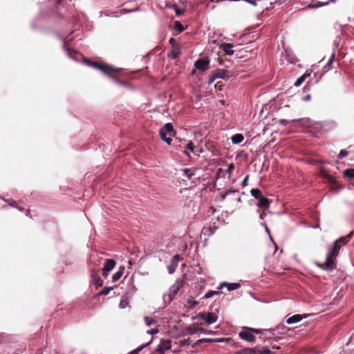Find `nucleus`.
I'll list each match as a JSON object with an SVG mask.
<instances>
[{
	"label": "nucleus",
	"mask_w": 354,
	"mask_h": 354,
	"mask_svg": "<svg viewBox=\"0 0 354 354\" xmlns=\"http://www.w3.org/2000/svg\"><path fill=\"white\" fill-rule=\"evenodd\" d=\"M237 192H238V190H236V189H229L225 191V195H229L230 194H234V193H237Z\"/></svg>",
	"instance_id": "a19ab883"
},
{
	"label": "nucleus",
	"mask_w": 354,
	"mask_h": 354,
	"mask_svg": "<svg viewBox=\"0 0 354 354\" xmlns=\"http://www.w3.org/2000/svg\"><path fill=\"white\" fill-rule=\"evenodd\" d=\"M158 331H159V330H158V328H152V329H151V330H148L147 331V333L148 334H150V335H153V334H156V333H158Z\"/></svg>",
	"instance_id": "58836bf2"
},
{
	"label": "nucleus",
	"mask_w": 354,
	"mask_h": 354,
	"mask_svg": "<svg viewBox=\"0 0 354 354\" xmlns=\"http://www.w3.org/2000/svg\"><path fill=\"white\" fill-rule=\"evenodd\" d=\"M119 306L120 308H124L126 307V301L124 299H122Z\"/></svg>",
	"instance_id": "79ce46f5"
},
{
	"label": "nucleus",
	"mask_w": 354,
	"mask_h": 354,
	"mask_svg": "<svg viewBox=\"0 0 354 354\" xmlns=\"http://www.w3.org/2000/svg\"><path fill=\"white\" fill-rule=\"evenodd\" d=\"M227 195H225V192L221 195V200L223 201Z\"/></svg>",
	"instance_id": "09e8293b"
},
{
	"label": "nucleus",
	"mask_w": 354,
	"mask_h": 354,
	"mask_svg": "<svg viewBox=\"0 0 354 354\" xmlns=\"http://www.w3.org/2000/svg\"><path fill=\"white\" fill-rule=\"evenodd\" d=\"M179 289L180 284L178 282H176L174 284H173L170 287L169 292L165 294L162 297L164 303L166 304H170V302L176 297L177 294L178 293Z\"/></svg>",
	"instance_id": "6e6552de"
},
{
	"label": "nucleus",
	"mask_w": 354,
	"mask_h": 354,
	"mask_svg": "<svg viewBox=\"0 0 354 354\" xmlns=\"http://www.w3.org/2000/svg\"><path fill=\"white\" fill-rule=\"evenodd\" d=\"M184 145H185V149H188L189 150H190L192 152L194 151V149H195L196 147L194 146V143L192 142L189 141L188 142H186L185 141Z\"/></svg>",
	"instance_id": "a878e982"
},
{
	"label": "nucleus",
	"mask_w": 354,
	"mask_h": 354,
	"mask_svg": "<svg viewBox=\"0 0 354 354\" xmlns=\"http://www.w3.org/2000/svg\"><path fill=\"white\" fill-rule=\"evenodd\" d=\"M124 270H125L124 266H120L118 270L115 273H114L112 276L113 282H116L122 277V276L124 274Z\"/></svg>",
	"instance_id": "6ab92c4d"
},
{
	"label": "nucleus",
	"mask_w": 354,
	"mask_h": 354,
	"mask_svg": "<svg viewBox=\"0 0 354 354\" xmlns=\"http://www.w3.org/2000/svg\"><path fill=\"white\" fill-rule=\"evenodd\" d=\"M279 338V337H274H274H271V336H269V337H268V339H274V340H275V341H277V339H278Z\"/></svg>",
	"instance_id": "3c124183"
},
{
	"label": "nucleus",
	"mask_w": 354,
	"mask_h": 354,
	"mask_svg": "<svg viewBox=\"0 0 354 354\" xmlns=\"http://www.w3.org/2000/svg\"><path fill=\"white\" fill-rule=\"evenodd\" d=\"M248 178H249V176L247 175L244 179L242 181V183H241V185L244 187H246L248 185Z\"/></svg>",
	"instance_id": "ea45409f"
},
{
	"label": "nucleus",
	"mask_w": 354,
	"mask_h": 354,
	"mask_svg": "<svg viewBox=\"0 0 354 354\" xmlns=\"http://www.w3.org/2000/svg\"><path fill=\"white\" fill-rule=\"evenodd\" d=\"M351 236V234L346 236H342L337 239L332 245L328 248L326 261L319 266L327 271H331L336 267L335 260L340 248L346 244Z\"/></svg>",
	"instance_id": "f257e3e1"
},
{
	"label": "nucleus",
	"mask_w": 354,
	"mask_h": 354,
	"mask_svg": "<svg viewBox=\"0 0 354 354\" xmlns=\"http://www.w3.org/2000/svg\"><path fill=\"white\" fill-rule=\"evenodd\" d=\"M171 8L174 10L177 16H180L183 13V10L178 8L176 4L172 5Z\"/></svg>",
	"instance_id": "cd10ccee"
},
{
	"label": "nucleus",
	"mask_w": 354,
	"mask_h": 354,
	"mask_svg": "<svg viewBox=\"0 0 354 354\" xmlns=\"http://www.w3.org/2000/svg\"><path fill=\"white\" fill-rule=\"evenodd\" d=\"M113 290V288H111V287H107V288H104L100 293L99 295H108L110 291Z\"/></svg>",
	"instance_id": "473e14b6"
},
{
	"label": "nucleus",
	"mask_w": 354,
	"mask_h": 354,
	"mask_svg": "<svg viewBox=\"0 0 354 354\" xmlns=\"http://www.w3.org/2000/svg\"><path fill=\"white\" fill-rule=\"evenodd\" d=\"M233 46V44L229 43H222L219 45V48L227 55H232L234 54V51L232 50Z\"/></svg>",
	"instance_id": "4468645a"
},
{
	"label": "nucleus",
	"mask_w": 354,
	"mask_h": 354,
	"mask_svg": "<svg viewBox=\"0 0 354 354\" xmlns=\"http://www.w3.org/2000/svg\"><path fill=\"white\" fill-rule=\"evenodd\" d=\"M129 265H131L132 264L131 261H129Z\"/></svg>",
	"instance_id": "13d9d810"
},
{
	"label": "nucleus",
	"mask_w": 354,
	"mask_h": 354,
	"mask_svg": "<svg viewBox=\"0 0 354 354\" xmlns=\"http://www.w3.org/2000/svg\"><path fill=\"white\" fill-rule=\"evenodd\" d=\"M201 323H194L190 326L185 328L184 330L187 335H194L198 332H201L204 334L214 335L215 333L212 330H207L201 327Z\"/></svg>",
	"instance_id": "0eeeda50"
},
{
	"label": "nucleus",
	"mask_w": 354,
	"mask_h": 354,
	"mask_svg": "<svg viewBox=\"0 0 354 354\" xmlns=\"http://www.w3.org/2000/svg\"><path fill=\"white\" fill-rule=\"evenodd\" d=\"M218 319L217 315L213 313H207L205 314V320L207 324H212L216 322Z\"/></svg>",
	"instance_id": "f3484780"
},
{
	"label": "nucleus",
	"mask_w": 354,
	"mask_h": 354,
	"mask_svg": "<svg viewBox=\"0 0 354 354\" xmlns=\"http://www.w3.org/2000/svg\"><path fill=\"white\" fill-rule=\"evenodd\" d=\"M237 201H238V202H241V198H237Z\"/></svg>",
	"instance_id": "6e6d98bb"
},
{
	"label": "nucleus",
	"mask_w": 354,
	"mask_h": 354,
	"mask_svg": "<svg viewBox=\"0 0 354 354\" xmlns=\"http://www.w3.org/2000/svg\"><path fill=\"white\" fill-rule=\"evenodd\" d=\"M348 152L346 150L342 149L338 155L339 159H342L348 155Z\"/></svg>",
	"instance_id": "c9c22d12"
},
{
	"label": "nucleus",
	"mask_w": 354,
	"mask_h": 354,
	"mask_svg": "<svg viewBox=\"0 0 354 354\" xmlns=\"http://www.w3.org/2000/svg\"><path fill=\"white\" fill-rule=\"evenodd\" d=\"M280 328V326H277L276 328H272L270 329H257L253 328H247L244 327V330L241 331L239 334L241 339L254 343L256 340V337L251 333V331L257 333V334H263L266 332L270 333L271 335H275V331Z\"/></svg>",
	"instance_id": "7ed1b4c3"
},
{
	"label": "nucleus",
	"mask_w": 354,
	"mask_h": 354,
	"mask_svg": "<svg viewBox=\"0 0 354 354\" xmlns=\"http://www.w3.org/2000/svg\"><path fill=\"white\" fill-rule=\"evenodd\" d=\"M265 216H266V214L263 212V213H261L259 218H260V219L263 220Z\"/></svg>",
	"instance_id": "de8ad7c7"
},
{
	"label": "nucleus",
	"mask_w": 354,
	"mask_h": 354,
	"mask_svg": "<svg viewBox=\"0 0 354 354\" xmlns=\"http://www.w3.org/2000/svg\"><path fill=\"white\" fill-rule=\"evenodd\" d=\"M335 1L336 0H328L327 1H325V2L317 1L316 3H314V1H313L312 3L308 4L306 6V9L318 8L319 7H322V6H326V5H328L330 3L335 2Z\"/></svg>",
	"instance_id": "2eb2a0df"
},
{
	"label": "nucleus",
	"mask_w": 354,
	"mask_h": 354,
	"mask_svg": "<svg viewBox=\"0 0 354 354\" xmlns=\"http://www.w3.org/2000/svg\"><path fill=\"white\" fill-rule=\"evenodd\" d=\"M244 139V137L242 134H235L232 136L231 140L233 144H239L241 143Z\"/></svg>",
	"instance_id": "4be33fe9"
},
{
	"label": "nucleus",
	"mask_w": 354,
	"mask_h": 354,
	"mask_svg": "<svg viewBox=\"0 0 354 354\" xmlns=\"http://www.w3.org/2000/svg\"><path fill=\"white\" fill-rule=\"evenodd\" d=\"M147 346V344H142L138 347L136 349L133 350V351L130 352L129 354H138V353L142 351L145 347Z\"/></svg>",
	"instance_id": "2f4dec72"
},
{
	"label": "nucleus",
	"mask_w": 354,
	"mask_h": 354,
	"mask_svg": "<svg viewBox=\"0 0 354 354\" xmlns=\"http://www.w3.org/2000/svg\"><path fill=\"white\" fill-rule=\"evenodd\" d=\"M333 59H334V55H332L330 57V58L329 59V60L328 61L326 66H330L333 63Z\"/></svg>",
	"instance_id": "37998d69"
},
{
	"label": "nucleus",
	"mask_w": 354,
	"mask_h": 354,
	"mask_svg": "<svg viewBox=\"0 0 354 354\" xmlns=\"http://www.w3.org/2000/svg\"><path fill=\"white\" fill-rule=\"evenodd\" d=\"M175 29L178 32H181L184 30V27L179 21H176L175 22Z\"/></svg>",
	"instance_id": "c756f323"
},
{
	"label": "nucleus",
	"mask_w": 354,
	"mask_h": 354,
	"mask_svg": "<svg viewBox=\"0 0 354 354\" xmlns=\"http://www.w3.org/2000/svg\"><path fill=\"white\" fill-rule=\"evenodd\" d=\"M63 46H64V48L65 49L66 52L67 53L68 56L69 57H71V59H73L77 62L80 61L81 59H84L88 66H92L97 70L101 71L102 73H104V74L107 75L108 76L111 77L113 80H114L118 84H121V85L124 84V82H122L120 80H118L115 76L109 74L110 71H115V72L119 71H120L119 68L111 67V66H106V65L100 64L87 60L86 58H84L82 56V54H80L76 51H71L68 48H67L66 44L65 41L64 43Z\"/></svg>",
	"instance_id": "f03ea898"
},
{
	"label": "nucleus",
	"mask_w": 354,
	"mask_h": 354,
	"mask_svg": "<svg viewBox=\"0 0 354 354\" xmlns=\"http://www.w3.org/2000/svg\"><path fill=\"white\" fill-rule=\"evenodd\" d=\"M62 0H57V3L59 4Z\"/></svg>",
	"instance_id": "4d7b16f0"
},
{
	"label": "nucleus",
	"mask_w": 354,
	"mask_h": 354,
	"mask_svg": "<svg viewBox=\"0 0 354 354\" xmlns=\"http://www.w3.org/2000/svg\"><path fill=\"white\" fill-rule=\"evenodd\" d=\"M174 42H175V39H174V38H171V39H169V43H170L171 44H174Z\"/></svg>",
	"instance_id": "8fccbe9b"
},
{
	"label": "nucleus",
	"mask_w": 354,
	"mask_h": 354,
	"mask_svg": "<svg viewBox=\"0 0 354 354\" xmlns=\"http://www.w3.org/2000/svg\"><path fill=\"white\" fill-rule=\"evenodd\" d=\"M171 348V342L169 339H162L158 348L157 352L159 354H164L166 351Z\"/></svg>",
	"instance_id": "9b49d317"
},
{
	"label": "nucleus",
	"mask_w": 354,
	"mask_h": 354,
	"mask_svg": "<svg viewBox=\"0 0 354 354\" xmlns=\"http://www.w3.org/2000/svg\"><path fill=\"white\" fill-rule=\"evenodd\" d=\"M319 176L325 180L328 184L333 185L330 187L332 192H338L342 187L338 185V182L336 178L328 173V171L323 167L321 168Z\"/></svg>",
	"instance_id": "39448f33"
},
{
	"label": "nucleus",
	"mask_w": 354,
	"mask_h": 354,
	"mask_svg": "<svg viewBox=\"0 0 354 354\" xmlns=\"http://www.w3.org/2000/svg\"><path fill=\"white\" fill-rule=\"evenodd\" d=\"M94 284L97 286H102L103 284V280L100 278L97 272L92 271L91 274Z\"/></svg>",
	"instance_id": "dca6fc26"
},
{
	"label": "nucleus",
	"mask_w": 354,
	"mask_h": 354,
	"mask_svg": "<svg viewBox=\"0 0 354 354\" xmlns=\"http://www.w3.org/2000/svg\"><path fill=\"white\" fill-rule=\"evenodd\" d=\"M188 303L190 305V307H194L195 305L197 304V302L196 301H191V300H189L188 301Z\"/></svg>",
	"instance_id": "c03bdc74"
},
{
	"label": "nucleus",
	"mask_w": 354,
	"mask_h": 354,
	"mask_svg": "<svg viewBox=\"0 0 354 354\" xmlns=\"http://www.w3.org/2000/svg\"><path fill=\"white\" fill-rule=\"evenodd\" d=\"M205 314L206 313H198L196 316L193 317L192 319L205 320Z\"/></svg>",
	"instance_id": "72a5a7b5"
},
{
	"label": "nucleus",
	"mask_w": 354,
	"mask_h": 354,
	"mask_svg": "<svg viewBox=\"0 0 354 354\" xmlns=\"http://www.w3.org/2000/svg\"><path fill=\"white\" fill-rule=\"evenodd\" d=\"M216 80L215 75L212 73L209 77V79L207 80V84L209 85H211L215 80Z\"/></svg>",
	"instance_id": "e433bc0d"
},
{
	"label": "nucleus",
	"mask_w": 354,
	"mask_h": 354,
	"mask_svg": "<svg viewBox=\"0 0 354 354\" xmlns=\"http://www.w3.org/2000/svg\"><path fill=\"white\" fill-rule=\"evenodd\" d=\"M303 319L302 316L299 314L294 315L286 319L288 324H292L300 322Z\"/></svg>",
	"instance_id": "aec40b11"
},
{
	"label": "nucleus",
	"mask_w": 354,
	"mask_h": 354,
	"mask_svg": "<svg viewBox=\"0 0 354 354\" xmlns=\"http://www.w3.org/2000/svg\"><path fill=\"white\" fill-rule=\"evenodd\" d=\"M251 195L257 200H258L257 205L260 208L268 209L270 202L269 200L262 195L261 191L259 189H252L250 191Z\"/></svg>",
	"instance_id": "423d86ee"
},
{
	"label": "nucleus",
	"mask_w": 354,
	"mask_h": 354,
	"mask_svg": "<svg viewBox=\"0 0 354 354\" xmlns=\"http://www.w3.org/2000/svg\"><path fill=\"white\" fill-rule=\"evenodd\" d=\"M209 60L207 58L199 59L194 63V66L199 71H205L209 68Z\"/></svg>",
	"instance_id": "9d476101"
},
{
	"label": "nucleus",
	"mask_w": 354,
	"mask_h": 354,
	"mask_svg": "<svg viewBox=\"0 0 354 354\" xmlns=\"http://www.w3.org/2000/svg\"><path fill=\"white\" fill-rule=\"evenodd\" d=\"M243 352L245 354H254L255 349L254 348H245L243 351Z\"/></svg>",
	"instance_id": "4c0bfd02"
},
{
	"label": "nucleus",
	"mask_w": 354,
	"mask_h": 354,
	"mask_svg": "<svg viewBox=\"0 0 354 354\" xmlns=\"http://www.w3.org/2000/svg\"><path fill=\"white\" fill-rule=\"evenodd\" d=\"M115 266V261L113 259H106L102 268V275L106 277L110 271H111Z\"/></svg>",
	"instance_id": "1a4fd4ad"
},
{
	"label": "nucleus",
	"mask_w": 354,
	"mask_h": 354,
	"mask_svg": "<svg viewBox=\"0 0 354 354\" xmlns=\"http://www.w3.org/2000/svg\"><path fill=\"white\" fill-rule=\"evenodd\" d=\"M214 340L212 339H201L200 342H214Z\"/></svg>",
	"instance_id": "49530a36"
},
{
	"label": "nucleus",
	"mask_w": 354,
	"mask_h": 354,
	"mask_svg": "<svg viewBox=\"0 0 354 354\" xmlns=\"http://www.w3.org/2000/svg\"><path fill=\"white\" fill-rule=\"evenodd\" d=\"M183 175L187 178V179L191 180L192 177L195 175V170L190 168H186L183 171Z\"/></svg>",
	"instance_id": "412c9836"
},
{
	"label": "nucleus",
	"mask_w": 354,
	"mask_h": 354,
	"mask_svg": "<svg viewBox=\"0 0 354 354\" xmlns=\"http://www.w3.org/2000/svg\"><path fill=\"white\" fill-rule=\"evenodd\" d=\"M183 152H184V153H185V154H186L187 156H190V155H189V152H187L186 150H184V151H183Z\"/></svg>",
	"instance_id": "864d4df0"
},
{
	"label": "nucleus",
	"mask_w": 354,
	"mask_h": 354,
	"mask_svg": "<svg viewBox=\"0 0 354 354\" xmlns=\"http://www.w3.org/2000/svg\"><path fill=\"white\" fill-rule=\"evenodd\" d=\"M219 294L220 293L218 291L210 290V291H208L207 293H205L204 297L205 299H209V298L212 297L213 296L219 295Z\"/></svg>",
	"instance_id": "bb28decb"
},
{
	"label": "nucleus",
	"mask_w": 354,
	"mask_h": 354,
	"mask_svg": "<svg viewBox=\"0 0 354 354\" xmlns=\"http://www.w3.org/2000/svg\"><path fill=\"white\" fill-rule=\"evenodd\" d=\"M305 80V75H301L295 82L294 85L297 87L299 86Z\"/></svg>",
	"instance_id": "c85d7f7f"
},
{
	"label": "nucleus",
	"mask_w": 354,
	"mask_h": 354,
	"mask_svg": "<svg viewBox=\"0 0 354 354\" xmlns=\"http://www.w3.org/2000/svg\"><path fill=\"white\" fill-rule=\"evenodd\" d=\"M180 53L181 50L180 46H173V50L168 54V57L171 59H176L180 56Z\"/></svg>",
	"instance_id": "a211bd4d"
},
{
	"label": "nucleus",
	"mask_w": 354,
	"mask_h": 354,
	"mask_svg": "<svg viewBox=\"0 0 354 354\" xmlns=\"http://www.w3.org/2000/svg\"><path fill=\"white\" fill-rule=\"evenodd\" d=\"M224 287H227L229 291H232L239 288L241 287V284L239 283L223 282L219 284V286L217 287V289L221 290Z\"/></svg>",
	"instance_id": "ddd939ff"
},
{
	"label": "nucleus",
	"mask_w": 354,
	"mask_h": 354,
	"mask_svg": "<svg viewBox=\"0 0 354 354\" xmlns=\"http://www.w3.org/2000/svg\"><path fill=\"white\" fill-rule=\"evenodd\" d=\"M213 74L215 75L216 79H218V78L224 79L225 78V77H224L225 71L224 70L218 69V70L215 71L213 73Z\"/></svg>",
	"instance_id": "393cba45"
},
{
	"label": "nucleus",
	"mask_w": 354,
	"mask_h": 354,
	"mask_svg": "<svg viewBox=\"0 0 354 354\" xmlns=\"http://www.w3.org/2000/svg\"><path fill=\"white\" fill-rule=\"evenodd\" d=\"M265 230L268 233L269 232V230L266 225H265Z\"/></svg>",
	"instance_id": "5fc2aeb1"
},
{
	"label": "nucleus",
	"mask_w": 354,
	"mask_h": 354,
	"mask_svg": "<svg viewBox=\"0 0 354 354\" xmlns=\"http://www.w3.org/2000/svg\"><path fill=\"white\" fill-rule=\"evenodd\" d=\"M234 169V165L231 163L228 165V168L226 169L225 172L228 174V178H230L232 171Z\"/></svg>",
	"instance_id": "7c9ffc66"
},
{
	"label": "nucleus",
	"mask_w": 354,
	"mask_h": 354,
	"mask_svg": "<svg viewBox=\"0 0 354 354\" xmlns=\"http://www.w3.org/2000/svg\"><path fill=\"white\" fill-rule=\"evenodd\" d=\"M258 353L259 354H270L271 351L269 348L264 347V348H262L261 350H259L258 351Z\"/></svg>",
	"instance_id": "f704fd0d"
},
{
	"label": "nucleus",
	"mask_w": 354,
	"mask_h": 354,
	"mask_svg": "<svg viewBox=\"0 0 354 354\" xmlns=\"http://www.w3.org/2000/svg\"><path fill=\"white\" fill-rule=\"evenodd\" d=\"M180 260V257L179 255H175L172 257L170 265L167 266L168 272L169 274H172L175 272Z\"/></svg>",
	"instance_id": "f8f14e48"
},
{
	"label": "nucleus",
	"mask_w": 354,
	"mask_h": 354,
	"mask_svg": "<svg viewBox=\"0 0 354 354\" xmlns=\"http://www.w3.org/2000/svg\"><path fill=\"white\" fill-rule=\"evenodd\" d=\"M344 175L345 177H347L348 178H354V169L350 168L346 169L344 171Z\"/></svg>",
	"instance_id": "b1692460"
},
{
	"label": "nucleus",
	"mask_w": 354,
	"mask_h": 354,
	"mask_svg": "<svg viewBox=\"0 0 354 354\" xmlns=\"http://www.w3.org/2000/svg\"><path fill=\"white\" fill-rule=\"evenodd\" d=\"M310 99H311V96H310V95H306V96L303 98V100H304V101H309V100H310Z\"/></svg>",
	"instance_id": "a18cd8bd"
},
{
	"label": "nucleus",
	"mask_w": 354,
	"mask_h": 354,
	"mask_svg": "<svg viewBox=\"0 0 354 354\" xmlns=\"http://www.w3.org/2000/svg\"><path fill=\"white\" fill-rule=\"evenodd\" d=\"M145 323L147 326H157V321L154 318L149 317H145L144 318Z\"/></svg>",
	"instance_id": "5701e85b"
},
{
	"label": "nucleus",
	"mask_w": 354,
	"mask_h": 354,
	"mask_svg": "<svg viewBox=\"0 0 354 354\" xmlns=\"http://www.w3.org/2000/svg\"><path fill=\"white\" fill-rule=\"evenodd\" d=\"M16 203H17L15 201H12V203H10V205L12 207H15Z\"/></svg>",
	"instance_id": "603ef678"
},
{
	"label": "nucleus",
	"mask_w": 354,
	"mask_h": 354,
	"mask_svg": "<svg viewBox=\"0 0 354 354\" xmlns=\"http://www.w3.org/2000/svg\"><path fill=\"white\" fill-rule=\"evenodd\" d=\"M175 133L173 125L171 123L165 124L159 131L161 139L168 145H171L172 142L171 137L174 136Z\"/></svg>",
	"instance_id": "20e7f679"
}]
</instances>
